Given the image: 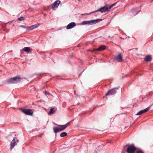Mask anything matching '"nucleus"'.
<instances>
[{
  "instance_id": "nucleus-1",
  "label": "nucleus",
  "mask_w": 153,
  "mask_h": 153,
  "mask_svg": "<svg viewBox=\"0 0 153 153\" xmlns=\"http://www.w3.org/2000/svg\"><path fill=\"white\" fill-rule=\"evenodd\" d=\"M126 152L128 153H144L140 149L136 148L134 145H128Z\"/></svg>"
},
{
  "instance_id": "nucleus-2",
  "label": "nucleus",
  "mask_w": 153,
  "mask_h": 153,
  "mask_svg": "<svg viewBox=\"0 0 153 153\" xmlns=\"http://www.w3.org/2000/svg\"><path fill=\"white\" fill-rule=\"evenodd\" d=\"M117 2L115 3H114L112 4L111 5H105L103 7L100 8V9L93 11L91 13H88L87 14L88 15H89L91 14V13H94L95 12H96L97 11H100L101 13H103L105 12L108 11L109 10L111 9L112 7H113L117 3Z\"/></svg>"
},
{
  "instance_id": "nucleus-3",
  "label": "nucleus",
  "mask_w": 153,
  "mask_h": 153,
  "mask_svg": "<svg viewBox=\"0 0 153 153\" xmlns=\"http://www.w3.org/2000/svg\"><path fill=\"white\" fill-rule=\"evenodd\" d=\"M70 123V122L64 125H57L58 127H55L53 128V130L54 132L57 133L59 131L64 130L69 126Z\"/></svg>"
},
{
  "instance_id": "nucleus-4",
  "label": "nucleus",
  "mask_w": 153,
  "mask_h": 153,
  "mask_svg": "<svg viewBox=\"0 0 153 153\" xmlns=\"http://www.w3.org/2000/svg\"><path fill=\"white\" fill-rule=\"evenodd\" d=\"M21 79L22 78L19 76H17L16 77L8 79L6 81V82L7 84L10 83L13 84L19 82Z\"/></svg>"
},
{
  "instance_id": "nucleus-5",
  "label": "nucleus",
  "mask_w": 153,
  "mask_h": 153,
  "mask_svg": "<svg viewBox=\"0 0 153 153\" xmlns=\"http://www.w3.org/2000/svg\"><path fill=\"white\" fill-rule=\"evenodd\" d=\"M19 140L17 139V137H14L13 140L11 142L10 145V148L11 150L17 144Z\"/></svg>"
},
{
  "instance_id": "nucleus-6",
  "label": "nucleus",
  "mask_w": 153,
  "mask_h": 153,
  "mask_svg": "<svg viewBox=\"0 0 153 153\" xmlns=\"http://www.w3.org/2000/svg\"><path fill=\"white\" fill-rule=\"evenodd\" d=\"M118 89V87L114 88L108 90L107 93L105 94V96L115 94L117 92V90Z\"/></svg>"
},
{
  "instance_id": "nucleus-7",
  "label": "nucleus",
  "mask_w": 153,
  "mask_h": 153,
  "mask_svg": "<svg viewBox=\"0 0 153 153\" xmlns=\"http://www.w3.org/2000/svg\"><path fill=\"white\" fill-rule=\"evenodd\" d=\"M21 110L25 114L29 115H32L33 113L32 110L30 109H26L24 108H22Z\"/></svg>"
},
{
  "instance_id": "nucleus-8",
  "label": "nucleus",
  "mask_w": 153,
  "mask_h": 153,
  "mask_svg": "<svg viewBox=\"0 0 153 153\" xmlns=\"http://www.w3.org/2000/svg\"><path fill=\"white\" fill-rule=\"evenodd\" d=\"M123 57L121 53H118L115 57L114 59L118 62H120L122 60Z\"/></svg>"
},
{
  "instance_id": "nucleus-9",
  "label": "nucleus",
  "mask_w": 153,
  "mask_h": 153,
  "mask_svg": "<svg viewBox=\"0 0 153 153\" xmlns=\"http://www.w3.org/2000/svg\"><path fill=\"white\" fill-rule=\"evenodd\" d=\"M40 25V24H37L27 27V30H30L37 28Z\"/></svg>"
},
{
  "instance_id": "nucleus-10",
  "label": "nucleus",
  "mask_w": 153,
  "mask_h": 153,
  "mask_svg": "<svg viewBox=\"0 0 153 153\" xmlns=\"http://www.w3.org/2000/svg\"><path fill=\"white\" fill-rule=\"evenodd\" d=\"M102 19H94L89 21H87L88 25H91L94 24H96L100 21H101Z\"/></svg>"
},
{
  "instance_id": "nucleus-11",
  "label": "nucleus",
  "mask_w": 153,
  "mask_h": 153,
  "mask_svg": "<svg viewBox=\"0 0 153 153\" xmlns=\"http://www.w3.org/2000/svg\"><path fill=\"white\" fill-rule=\"evenodd\" d=\"M60 3V1H56L52 4L51 5V7L53 8L57 7H58Z\"/></svg>"
},
{
  "instance_id": "nucleus-12",
  "label": "nucleus",
  "mask_w": 153,
  "mask_h": 153,
  "mask_svg": "<svg viewBox=\"0 0 153 153\" xmlns=\"http://www.w3.org/2000/svg\"><path fill=\"white\" fill-rule=\"evenodd\" d=\"M76 26V24L74 22H71L68 24L66 27L67 29H69L73 28Z\"/></svg>"
},
{
  "instance_id": "nucleus-13",
  "label": "nucleus",
  "mask_w": 153,
  "mask_h": 153,
  "mask_svg": "<svg viewBox=\"0 0 153 153\" xmlns=\"http://www.w3.org/2000/svg\"><path fill=\"white\" fill-rule=\"evenodd\" d=\"M150 109V108L147 107L146 108L143 110H141L140 111H139L136 114L137 115H140L141 114L145 113L146 112H147L148 110H149Z\"/></svg>"
},
{
  "instance_id": "nucleus-14",
  "label": "nucleus",
  "mask_w": 153,
  "mask_h": 153,
  "mask_svg": "<svg viewBox=\"0 0 153 153\" xmlns=\"http://www.w3.org/2000/svg\"><path fill=\"white\" fill-rule=\"evenodd\" d=\"M139 12L140 10H137V8H135L131 10L130 11V13L133 15H135Z\"/></svg>"
},
{
  "instance_id": "nucleus-15",
  "label": "nucleus",
  "mask_w": 153,
  "mask_h": 153,
  "mask_svg": "<svg viewBox=\"0 0 153 153\" xmlns=\"http://www.w3.org/2000/svg\"><path fill=\"white\" fill-rule=\"evenodd\" d=\"M23 51L27 53H30L31 52V49L29 47H26L24 48Z\"/></svg>"
},
{
  "instance_id": "nucleus-16",
  "label": "nucleus",
  "mask_w": 153,
  "mask_h": 153,
  "mask_svg": "<svg viewBox=\"0 0 153 153\" xmlns=\"http://www.w3.org/2000/svg\"><path fill=\"white\" fill-rule=\"evenodd\" d=\"M152 58L150 55L147 56L144 59L145 61L146 62H149L152 60Z\"/></svg>"
},
{
  "instance_id": "nucleus-17",
  "label": "nucleus",
  "mask_w": 153,
  "mask_h": 153,
  "mask_svg": "<svg viewBox=\"0 0 153 153\" xmlns=\"http://www.w3.org/2000/svg\"><path fill=\"white\" fill-rule=\"evenodd\" d=\"M106 48V47L104 45H101L97 49V50L100 51H102L103 50H105Z\"/></svg>"
},
{
  "instance_id": "nucleus-18",
  "label": "nucleus",
  "mask_w": 153,
  "mask_h": 153,
  "mask_svg": "<svg viewBox=\"0 0 153 153\" xmlns=\"http://www.w3.org/2000/svg\"><path fill=\"white\" fill-rule=\"evenodd\" d=\"M55 110L54 108H51L50 110L48 112V115H51L54 113Z\"/></svg>"
},
{
  "instance_id": "nucleus-19",
  "label": "nucleus",
  "mask_w": 153,
  "mask_h": 153,
  "mask_svg": "<svg viewBox=\"0 0 153 153\" xmlns=\"http://www.w3.org/2000/svg\"><path fill=\"white\" fill-rule=\"evenodd\" d=\"M67 133L66 132H63L62 133L60 134V136L61 137H63L66 136L67 135Z\"/></svg>"
},
{
  "instance_id": "nucleus-20",
  "label": "nucleus",
  "mask_w": 153,
  "mask_h": 153,
  "mask_svg": "<svg viewBox=\"0 0 153 153\" xmlns=\"http://www.w3.org/2000/svg\"><path fill=\"white\" fill-rule=\"evenodd\" d=\"M81 25H88L87 21H84L82 22Z\"/></svg>"
},
{
  "instance_id": "nucleus-21",
  "label": "nucleus",
  "mask_w": 153,
  "mask_h": 153,
  "mask_svg": "<svg viewBox=\"0 0 153 153\" xmlns=\"http://www.w3.org/2000/svg\"><path fill=\"white\" fill-rule=\"evenodd\" d=\"M23 19H24V18L22 17H20L19 18H18V20L19 21L22 20Z\"/></svg>"
},
{
  "instance_id": "nucleus-22",
  "label": "nucleus",
  "mask_w": 153,
  "mask_h": 153,
  "mask_svg": "<svg viewBox=\"0 0 153 153\" xmlns=\"http://www.w3.org/2000/svg\"><path fill=\"white\" fill-rule=\"evenodd\" d=\"M20 27L24 28H26V27L23 25H21L20 26Z\"/></svg>"
},
{
  "instance_id": "nucleus-23",
  "label": "nucleus",
  "mask_w": 153,
  "mask_h": 153,
  "mask_svg": "<svg viewBox=\"0 0 153 153\" xmlns=\"http://www.w3.org/2000/svg\"><path fill=\"white\" fill-rule=\"evenodd\" d=\"M124 153V151H122V153Z\"/></svg>"
},
{
  "instance_id": "nucleus-24",
  "label": "nucleus",
  "mask_w": 153,
  "mask_h": 153,
  "mask_svg": "<svg viewBox=\"0 0 153 153\" xmlns=\"http://www.w3.org/2000/svg\"><path fill=\"white\" fill-rule=\"evenodd\" d=\"M152 105H153V103L152 104Z\"/></svg>"
}]
</instances>
